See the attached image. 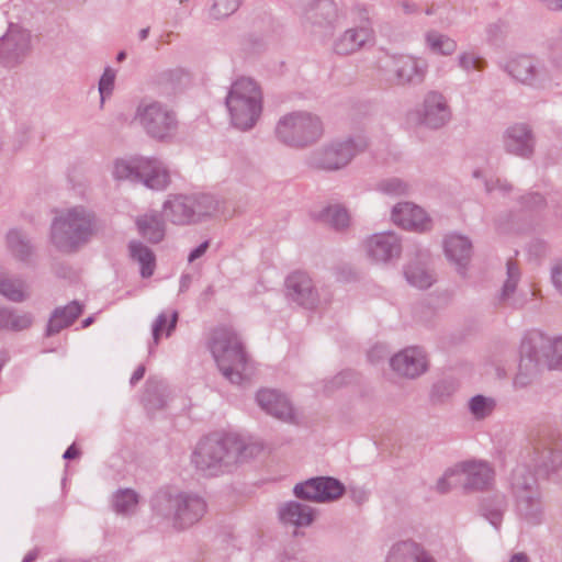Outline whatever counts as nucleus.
<instances>
[{"mask_svg":"<svg viewBox=\"0 0 562 562\" xmlns=\"http://www.w3.org/2000/svg\"><path fill=\"white\" fill-rule=\"evenodd\" d=\"M97 233L94 213L76 205L56 215L50 225L52 244L61 252H75Z\"/></svg>","mask_w":562,"mask_h":562,"instance_id":"1","label":"nucleus"},{"mask_svg":"<svg viewBox=\"0 0 562 562\" xmlns=\"http://www.w3.org/2000/svg\"><path fill=\"white\" fill-rule=\"evenodd\" d=\"M156 515L170 519L172 526L183 530L199 522L207 512L203 496L191 491L167 488L158 491L151 499Z\"/></svg>","mask_w":562,"mask_h":562,"instance_id":"2","label":"nucleus"},{"mask_svg":"<svg viewBox=\"0 0 562 562\" xmlns=\"http://www.w3.org/2000/svg\"><path fill=\"white\" fill-rule=\"evenodd\" d=\"M244 441L235 435H211L199 441L193 453L194 467L206 475H217L244 458Z\"/></svg>","mask_w":562,"mask_h":562,"instance_id":"3","label":"nucleus"},{"mask_svg":"<svg viewBox=\"0 0 562 562\" xmlns=\"http://www.w3.org/2000/svg\"><path fill=\"white\" fill-rule=\"evenodd\" d=\"M232 125L241 131L252 130L262 113V91L250 77H239L231 86L225 99Z\"/></svg>","mask_w":562,"mask_h":562,"instance_id":"4","label":"nucleus"},{"mask_svg":"<svg viewBox=\"0 0 562 562\" xmlns=\"http://www.w3.org/2000/svg\"><path fill=\"white\" fill-rule=\"evenodd\" d=\"M209 347L226 380L240 384L248 376V356L237 333L227 327L216 328L211 334Z\"/></svg>","mask_w":562,"mask_h":562,"instance_id":"5","label":"nucleus"},{"mask_svg":"<svg viewBox=\"0 0 562 562\" xmlns=\"http://www.w3.org/2000/svg\"><path fill=\"white\" fill-rule=\"evenodd\" d=\"M323 132V122L319 116L307 111L286 113L279 119L274 127L277 139L295 149L312 146L318 142Z\"/></svg>","mask_w":562,"mask_h":562,"instance_id":"6","label":"nucleus"},{"mask_svg":"<svg viewBox=\"0 0 562 562\" xmlns=\"http://www.w3.org/2000/svg\"><path fill=\"white\" fill-rule=\"evenodd\" d=\"M528 460L518 464L510 474L509 484L516 497L517 510L526 520L537 524L540 520L542 505L537 477L531 472Z\"/></svg>","mask_w":562,"mask_h":562,"instance_id":"7","label":"nucleus"},{"mask_svg":"<svg viewBox=\"0 0 562 562\" xmlns=\"http://www.w3.org/2000/svg\"><path fill=\"white\" fill-rule=\"evenodd\" d=\"M134 119L149 137L159 142L170 140L178 131L176 112L169 105L156 100L140 101Z\"/></svg>","mask_w":562,"mask_h":562,"instance_id":"8","label":"nucleus"},{"mask_svg":"<svg viewBox=\"0 0 562 562\" xmlns=\"http://www.w3.org/2000/svg\"><path fill=\"white\" fill-rule=\"evenodd\" d=\"M367 146V138L362 135L335 140L312 151L308 156V165L316 169L338 170L346 167Z\"/></svg>","mask_w":562,"mask_h":562,"instance_id":"9","label":"nucleus"},{"mask_svg":"<svg viewBox=\"0 0 562 562\" xmlns=\"http://www.w3.org/2000/svg\"><path fill=\"white\" fill-rule=\"evenodd\" d=\"M285 296L289 301L307 310H315L331 302L333 293L328 288H317L304 271H293L284 282Z\"/></svg>","mask_w":562,"mask_h":562,"instance_id":"10","label":"nucleus"},{"mask_svg":"<svg viewBox=\"0 0 562 562\" xmlns=\"http://www.w3.org/2000/svg\"><path fill=\"white\" fill-rule=\"evenodd\" d=\"M293 493L300 499L329 503L344 495L345 486L335 477L317 476L296 484Z\"/></svg>","mask_w":562,"mask_h":562,"instance_id":"11","label":"nucleus"},{"mask_svg":"<svg viewBox=\"0 0 562 562\" xmlns=\"http://www.w3.org/2000/svg\"><path fill=\"white\" fill-rule=\"evenodd\" d=\"M505 70L517 81L537 88H546L552 81L549 71L529 56H518L510 59L506 64Z\"/></svg>","mask_w":562,"mask_h":562,"instance_id":"12","label":"nucleus"},{"mask_svg":"<svg viewBox=\"0 0 562 562\" xmlns=\"http://www.w3.org/2000/svg\"><path fill=\"white\" fill-rule=\"evenodd\" d=\"M502 143L509 155L530 159L535 154L536 136L528 124L515 123L508 126L503 133Z\"/></svg>","mask_w":562,"mask_h":562,"instance_id":"13","label":"nucleus"},{"mask_svg":"<svg viewBox=\"0 0 562 562\" xmlns=\"http://www.w3.org/2000/svg\"><path fill=\"white\" fill-rule=\"evenodd\" d=\"M547 366L541 359L538 349L531 339L524 341L520 350L518 371L514 376L515 389H525L531 385L541 374Z\"/></svg>","mask_w":562,"mask_h":562,"instance_id":"14","label":"nucleus"},{"mask_svg":"<svg viewBox=\"0 0 562 562\" xmlns=\"http://www.w3.org/2000/svg\"><path fill=\"white\" fill-rule=\"evenodd\" d=\"M364 248L372 261L389 263L401 257L402 241L393 232L376 233L367 238Z\"/></svg>","mask_w":562,"mask_h":562,"instance_id":"15","label":"nucleus"},{"mask_svg":"<svg viewBox=\"0 0 562 562\" xmlns=\"http://www.w3.org/2000/svg\"><path fill=\"white\" fill-rule=\"evenodd\" d=\"M30 33L18 25H10L0 40V61L7 67L19 64L30 49Z\"/></svg>","mask_w":562,"mask_h":562,"instance_id":"16","label":"nucleus"},{"mask_svg":"<svg viewBox=\"0 0 562 562\" xmlns=\"http://www.w3.org/2000/svg\"><path fill=\"white\" fill-rule=\"evenodd\" d=\"M427 67L426 61L408 55L393 57L391 61V71L400 86L420 85L425 79Z\"/></svg>","mask_w":562,"mask_h":562,"instance_id":"17","label":"nucleus"},{"mask_svg":"<svg viewBox=\"0 0 562 562\" xmlns=\"http://www.w3.org/2000/svg\"><path fill=\"white\" fill-rule=\"evenodd\" d=\"M462 486L467 491H480L488 487L494 479V471L487 462L465 461L456 464Z\"/></svg>","mask_w":562,"mask_h":562,"instance_id":"18","label":"nucleus"},{"mask_svg":"<svg viewBox=\"0 0 562 562\" xmlns=\"http://www.w3.org/2000/svg\"><path fill=\"white\" fill-rule=\"evenodd\" d=\"M451 119V110L446 97L437 91L426 94L423 103L420 123L429 128H440Z\"/></svg>","mask_w":562,"mask_h":562,"instance_id":"19","label":"nucleus"},{"mask_svg":"<svg viewBox=\"0 0 562 562\" xmlns=\"http://www.w3.org/2000/svg\"><path fill=\"white\" fill-rule=\"evenodd\" d=\"M392 369L400 375L417 378L427 370V360L424 351L417 347L406 348L390 360Z\"/></svg>","mask_w":562,"mask_h":562,"instance_id":"20","label":"nucleus"},{"mask_svg":"<svg viewBox=\"0 0 562 562\" xmlns=\"http://www.w3.org/2000/svg\"><path fill=\"white\" fill-rule=\"evenodd\" d=\"M392 221L403 227L416 232H426L430 229V218L426 212L409 202L396 204L392 210Z\"/></svg>","mask_w":562,"mask_h":562,"instance_id":"21","label":"nucleus"},{"mask_svg":"<svg viewBox=\"0 0 562 562\" xmlns=\"http://www.w3.org/2000/svg\"><path fill=\"white\" fill-rule=\"evenodd\" d=\"M257 403L267 414L283 420L292 422L294 409L288 397L276 390H260L256 396Z\"/></svg>","mask_w":562,"mask_h":562,"instance_id":"22","label":"nucleus"},{"mask_svg":"<svg viewBox=\"0 0 562 562\" xmlns=\"http://www.w3.org/2000/svg\"><path fill=\"white\" fill-rule=\"evenodd\" d=\"M140 176L138 182H143L151 190L162 191L171 182L170 173L166 165L156 158L140 160Z\"/></svg>","mask_w":562,"mask_h":562,"instance_id":"23","label":"nucleus"},{"mask_svg":"<svg viewBox=\"0 0 562 562\" xmlns=\"http://www.w3.org/2000/svg\"><path fill=\"white\" fill-rule=\"evenodd\" d=\"M303 16L316 26L330 25L337 18V7L333 0H302Z\"/></svg>","mask_w":562,"mask_h":562,"instance_id":"24","label":"nucleus"},{"mask_svg":"<svg viewBox=\"0 0 562 562\" xmlns=\"http://www.w3.org/2000/svg\"><path fill=\"white\" fill-rule=\"evenodd\" d=\"M278 515L283 525L301 528L312 525L315 510L306 504L291 501L279 506Z\"/></svg>","mask_w":562,"mask_h":562,"instance_id":"25","label":"nucleus"},{"mask_svg":"<svg viewBox=\"0 0 562 562\" xmlns=\"http://www.w3.org/2000/svg\"><path fill=\"white\" fill-rule=\"evenodd\" d=\"M165 217L175 225L195 224L194 211L191 207L188 195H170L162 205Z\"/></svg>","mask_w":562,"mask_h":562,"instance_id":"26","label":"nucleus"},{"mask_svg":"<svg viewBox=\"0 0 562 562\" xmlns=\"http://www.w3.org/2000/svg\"><path fill=\"white\" fill-rule=\"evenodd\" d=\"M385 562H436L417 542L405 540L394 543L389 550Z\"/></svg>","mask_w":562,"mask_h":562,"instance_id":"27","label":"nucleus"},{"mask_svg":"<svg viewBox=\"0 0 562 562\" xmlns=\"http://www.w3.org/2000/svg\"><path fill=\"white\" fill-rule=\"evenodd\" d=\"M445 254L447 258L453 262L458 270L467 268L472 257V243L462 235L452 234L445 238Z\"/></svg>","mask_w":562,"mask_h":562,"instance_id":"28","label":"nucleus"},{"mask_svg":"<svg viewBox=\"0 0 562 562\" xmlns=\"http://www.w3.org/2000/svg\"><path fill=\"white\" fill-rule=\"evenodd\" d=\"M371 37L372 30L369 26L348 29L335 40L334 50L342 56L353 54Z\"/></svg>","mask_w":562,"mask_h":562,"instance_id":"29","label":"nucleus"},{"mask_svg":"<svg viewBox=\"0 0 562 562\" xmlns=\"http://www.w3.org/2000/svg\"><path fill=\"white\" fill-rule=\"evenodd\" d=\"M540 353L547 369L562 370V336L549 338L539 336L531 339Z\"/></svg>","mask_w":562,"mask_h":562,"instance_id":"30","label":"nucleus"},{"mask_svg":"<svg viewBox=\"0 0 562 562\" xmlns=\"http://www.w3.org/2000/svg\"><path fill=\"white\" fill-rule=\"evenodd\" d=\"M529 461L538 469L539 474L547 476L562 470V452L558 449L535 448L529 454Z\"/></svg>","mask_w":562,"mask_h":562,"instance_id":"31","label":"nucleus"},{"mask_svg":"<svg viewBox=\"0 0 562 562\" xmlns=\"http://www.w3.org/2000/svg\"><path fill=\"white\" fill-rule=\"evenodd\" d=\"M82 313V305L72 301L64 307L54 310L46 329L47 336L58 334L61 329L70 326Z\"/></svg>","mask_w":562,"mask_h":562,"instance_id":"32","label":"nucleus"},{"mask_svg":"<svg viewBox=\"0 0 562 562\" xmlns=\"http://www.w3.org/2000/svg\"><path fill=\"white\" fill-rule=\"evenodd\" d=\"M136 225L139 234L150 243L157 244L165 237V222L162 216L156 211L138 216Z\"/></svg>","mask_w":562,"mask_h":562,"instance_id":"33","label":"nucleus"},{"mask_svg":"<svg viewBox=\"0 0 562 562\" xmlns=\"http://www.w3.org/2000/svg\"><path fill=\"white\" fill-rule=\"evenodd\" d=\"M7 247L10 254L18 260L27 262L33 255V246L27 235L18 228L8 232Z\"/></svg>","mask_w":562,"mask_h":562,"instance_id":"34","label":"nucleus"},{"mask_svg":"<svg viewBox=\"0 0 562 562\" xmlns=\"http://www.w3.org/2000/svg\"><path fill=\"white\" fill-rule=\"evenodd\" d=\"M128 250L132 260L140 266L142 277H151L156 266V257L153 250L138 240H132L128 245Z\"/></svg>","mask_w":562,"mask_h":562,"instance_id":"35","label":"nucleus"},{"mask_svg":"<svg viewBox=\"0 0 562 562\" xmlns=\"http://www.w3.org/2000/svg\"><path fill=\"white\" fill-rule=\"evenodd\" d=\"M194 211L195 224L206 221L215 215L218 210V201L209 193H195L188 195Z\"/></svg>","mask_w":562,"mask_h":562,"instance_id":"36","label":"nucleus"},{"mask_svg":"<svg viewBox=\"0 0 562 562\" xmlns=\"http://www.w3.org/2000/svg\"><path fill=\"white\" fill-rule=\"evenodd\" d=\"M27 285L24 280L13 278L0 270V294L9 301L20 303L29 299Z\"/></svg>","mask_w":562,"mask_h":562,"instance_id":"37","label":"nucleus"},{"mask_svg":"<svg viewBox=\"0 0 562 562\" xmlns=\"http://www.w3.org/2000/svg\"><path fill=\"white\" fill-rule=\"evenodd\" d=\"M506 270L507 278L502 286L498 301L501 304L516 306L517 301L515 300L514 294L520 280V269L517 266V262L510 259L506 263Z\"/></svg>","mask_w":562,"mask_h":562,"instance_id":"38","label":"nucleus"},{"mask_svg":"<svg viewBox=\"0 0 562 562\" xmlns=\"http://www.w3.org/2000/svg\"><path fill=\"white\" fill-rule=\"evenodd\" d=\"M425 42L429 50L441 56H450L457 50V42L450 36L437 31H428Z\"/></svg>","mask_w":562,"mask_h":562,"instance_id":"39","label":"nucleus"},{"mask_svg":"<svg viewBox=\"0 0 562 562\" xmlns=\"http://www.w3.org/2000/svg\"><path fill=\"white\" fill-rule=\"evenodd\" d=\"M321 220L335 231H344L350 224L348 211L339 204L325 207L319 215Z\"/></svg>","mask_w":562,"mask_h":562,"instance_id":"40","label":"nucleus"},{"mask_svg":"<svg viewBox=\"0 0 562 562\" xmlns=\"http://www.w3.org/2000/svg\"><path fill=\"white\" fill-rule=\"evenodd\" d=\"M143 157L131 160L117 159L114 162L112 175L116 180H130L138 182L140 176V160Z\"/></svg>","mask_w":562,"mask_h":562,"instance_id":"41","label":"nucleus"},{"mask_svg":"<svg viewBox=\"0 0 562 562\" xmlns=\"http://www.w3.org/2000/svg\"><path fill=\"white\" fill-rule=\"evenodd\" d=\"M145 407L148 411L161 409L166 404L165 386L161 382L149 379L143 397Z\"/></svg>","mask_w":562,"mask_h":562,"instance_id":"42","label":"nucleus"},{"mask_svg":"<svg viewBox=\"0 0 562 562\" xmlns=\"http://www.w3.org/2000/svg\"><path fill=\"white\" fill-rule=\"evenodd\" d=\"M505 497L501 494L484 498L481 505L483 516L494 526L498 527L505 510Z\"/></svg>","mask_w":562,"mask_h":562,"instance_id":"43","label":"nucleus"},{"mask_svg":"<svg viewBox=\"0 0 562 562\" xmlns=\"http://www.w3.org/2000/svg\"><path fill=\"white\" fill-rule=\"evenodd\" d=\"M407 282L419 289L429 288L434 281V276L420 263H411L404 270Z\"/></svg>","mask_w":562,"mask_h":562,"instance_id":"44","label":"nucleus"},{"mask_svg":"<svg viewBox=\"0 0 562 562\" xmlns=\"http://www.w3.org/2000/svg\"><path fill=\"white\" fill-rule=\"evenodd\" d=\"M178 323V312L172 311L170 315L167 313H160L153 324V339L154 344L158 345L160 335L166 331V336L169 337L176 329Z\"/></svg>","mask_w":562,"mask_h":562,"instance_id":"45","label":"nucleus"},{"mask_svg":"<svg viewBox=\"0 0 562 562\" xmlns=\"http://www.w3.org/2000/svg\"><path fill=\"white\" fill-rule=\"evenodd\" d=\"M138 504L137 494L132 490L120 491L113 499V507L117 514L128 515L135 512Z\"/></svg>","mask_w":562,"mask_h":562,"instance_id":"46","label":"nucleus"},{"mask_svg":"<svg viewBox=\"0 0 562 562\" xmlns=\"http://www.w3.org/2000/svg\"><path fill=\"white\" fill-rule=\"evenodd\" d=\"M457 64L465 74H470L472 70L483 71L487 66L485 58L469 50L462 52L458 55Z\"/></svg>","mask_w":562,"mask_h":562,"instance_id":"47","label":"nucleus"},{"mask_svg":"<svg viewBox=\"0 0 562 562\" xmlns=\"http://www.w3.org/2000/svg\"><path fill=\"white\" fill-rule=\"evenodd\" d=\"M469 408L475 418L482 419L494 411L495 401L492 397L475 395L470 400Z\"/></svg>","mask_w":562,"mask_h":562,"instance_id":"48","label":"nucleus"},{"mask_svg":"<svg viewBox=\"0 0 562 562\" xmlns=\"http://www.w3.org/2000/svg\"><path fill=\"white\" fill-rule=\"evenodd\" d=\"M458 484H462V479L459 477L457 467L454 465L453 468L448 469L437 481L436 491L440 494H446Z\"/></svg>","mask_w":562,"mask_h":562,"instance_id":"49","label":"nucleus"},{"mask_svg":"<svg viewBox=\"0 0 562 562\" xmlns=\"http://www.w3.org/2000/svg\"><path fill=\"white\" fill-rule=\"evenodd\" d=\"M240 0H214L211 14L215 19H224L233 14L239 7Z\"/></svg>","mask_w":562,"mask_h":562,"instance_id":"50","label":"nucleus"},{"mask_svg":"<svg viewBox=\"0 0 562 562\" xmlns=\"http://www.w3.org/2000/svg\"><path fill=\"white\" fill-rule=\"evenodd\" d=\"M33 323V316L29 312L18 313L12 310L7 329L20 331L29 328Z\"/></svg>","mask_w":562,"mask_h":562,"instance_id":"51","label":"nucleus"},{"mask_svg":"<svg viewBox=\"0 0 562 562\" xmlns=\"http://www.w3.org/2000/svg\"><path fill=\"white\" fill-rule=\"evenodd\" d=\"M378 188L381 192L391 195H402L407 192V184L398 178H390L382 180Z\"/></svg>","mask_w":562,"mask_h":562,"instance_id":"52","label":"nucleus"},{"mask_svg":"<svg viewBox=\"0 0 562 562\" xmlns=\"http://www.w3.org/2000/svg\"><path fill=\"white\" fill-rule=\"evenodd\" d=\"M115 70L108 67L104 69L103 75L100 78L99 81V92L101 94V103H103L104 98L110 95L114 89V81H115Z\"/></svg>","mask_w":562,"mask_h":562,"instance_id":"53","label":"nucleus"},{"mask_svg":"<svg viewBox=\"0 0 562 562\" xmlns=\"http://www.w3.org/2000/svg\"><path fill=\"white\" fill-rule=\"evenodd\" d=\"M520 204L527 211H538L546 205V200L540 193L531 192L520 198Z\"/></svg>","mask_w":562,"mask_h":562,"instance_id":"54","label":"nucleus"},{"mask_svg":"<svg viewBox=\"0 0 562 562\" xmlns=\"http://www.w3.org/2000/svg\"><path fill=\"white\" fill-rule=\"evenodd\" d=\"M485 190L487 193L497 191L502 195H506L513 191V184L499 178H492L485 180Z\"/></svg>","mask_w":562,"mask_h":562,"instance_id":"55","label":"nucleus"},{"mask_svg":"<svg viewBox=\"0 0 562 562\" xmlns=\"http://www.w3.org/2000/svg\"><path fill=\"white\" fill-rule=\"evenodd\" d=\"M352 378L351 372H341L334 376L329 382L325 384V392L330 393L336 389L347 384Z\"/></svg>","mask_w":562,"mask_h":562,"instance_id":"56","label":"nucleus"},{"mask_svg":"<svg viewBox=\"0 0 562 562\" xmlns=\"http://www.w3.org/2000/svg\"><path fill=\"white\" fill-rule=\"evenodd\" d=\"M396 8L406 15L417 14L419 12L418 5L411 0H400Z\"/></svg>","mask_w":562,"mask_h":562,"instance_id":"57","label":"nucleus"},{"mask_svg":"<svg viewBox=\"0 0 562 562\" xmlns=\"http://www.w3.org/2000/svg\"><path fill=\"white\" fill-rule=\"evenodd\" d=\"M551 280L554 288L562 294V265H557L551 269Z\"/></svg>","mask_w":562,"mask_h":562,"instance_id":"58","label":"nucleus"},{"mask_svg":"<svg viewBox=\"0 0 562 562\" xmlns=\"http://www.w3.org/2000/svg\"><path fill=\"white\" fill-rule=\"evenodd\" d=\"M209 241H204L202 244H200L198 247H195L193 250H191V252L189 254V257H188V260L189 262H193L194 260L199 259L200 257H202L205 251L207 250L209 248Z\"/></svg>","mask_w":562,"mask_h":562,"instance_id":"59","label":"nucleus"},{"mask_svg":"<svg viewBox=\"0 0 562 562\" xmlns=\"http://www.w3.org/2000/svg\"><path fill=\"white\" fill-rule=\"evenodd\" d=\"M11 308L0 306V328L7 329L10 321Z\"/></svg>","mask_w":562,"mask_h":562,"instance_id":"60","label":"nucleus"},{"mask_svg":"<svg viewBox=\"0 0 562 562\" xmlns=\"http://www.w3.org/2000/svg\"><path fill=\"white\" fill-rule=\"evenodd\" d=\"M543 3L549 10L552 11H562V0H539Z\"/></svg>","mask_w":562,"mask_h":562,"instance_id":"61","label":"nucleus"},{"mask_svg":"<svg viewBox=\"0 0 562 562\" xmlns=\"http://www.w3.org/2000/svg\"><path fill=\"white\" fill-rule=\"evenodd\" d=\"M145 371H146L145 367L139 366L131 376V381H130L131 384L135 385L138 381H140L144 378Z\"/></svg>","mask_w":562,"mask_h":562,"instance_id":"62","label":"nucleus"},{"mask_svg":"<svg viewBox=\"0 0 562 562\" xmlns=\"http://www.w3.org/2000/svg\"><path fill=\"white\" fill-rule=\"evenodd\" d=\"M79 456V450L76 448L75 445H71L68 447V449L64 453V459L71 460Z\"/></svg>","mask_w":562,"mask_h":562,"instance_id":"63","label":"nucleus"},{"mask_svg":"<svg viewBox=\"0 0 562 562\" xmlns=\"http://www.w3.org/2000/svg\"><path fill=\"white\" fill-rule=\"evenodd\" d=\"M508 562H529L527 554L522 552L515 553Z\"/></svg>","mask_w":562,"mask_h":562,"instance_id":"64","label":"nucleus"}]
</instances>
